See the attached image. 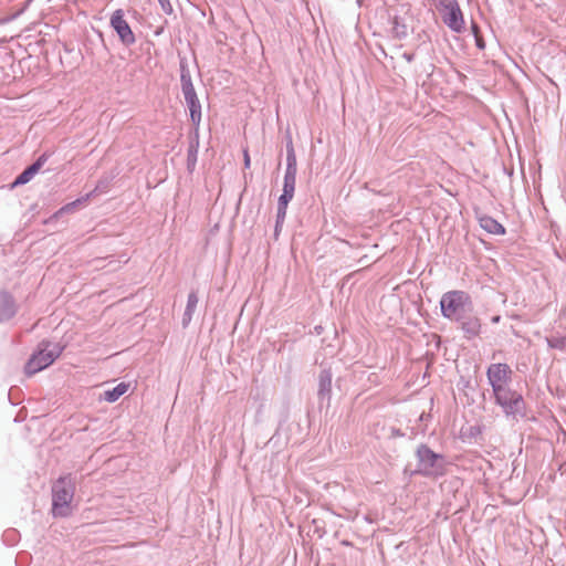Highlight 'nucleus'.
<instances>
[{
    "mask_svg": "<svg viewBox=\"0 0 566 566\" xmlns=\"http://www.w3.org/2000/svg\"><path fill=\"white\" fill-rule=\"evenodd\" d=\"M75 483L71 474L59 478L52 485V514L54 517H66L71 514V502L74 497Z\"/></svg>",
    "mask_w": 566,
    "mask_h": 566,
    "instance_id": "1",
    "label": "nucleus"
},
{
    "mask_svg": "<svg viewBox=\"0 0 566 566\" xmlns=\"http://www.w3.org/2000/svg\"><path fill=\"white\" fill-rule=\"evenodd\" d=\"M494 402L506 418L517 420L526 415V403L522 394L512 389L511 386L492 391Z\"/></svg>",
    "mask_w": 566,
    "mask_h": 566,
    "instance_id": "2",
    "label": "nucleus"
},
{
    "mask_svg": "<svg viewBox=\"0 0 566 566\" xmlns=\"http://www.w3.org/2000/svg\"><path fill=\"white\" fill-rule=\"evenodd\" d=\"M440 308L444 318L458 322L467 312H471V297L464 291H449L441 296Z\"/></svg>",
    "mask_w": 566,
    "mask_h": 566,
    "instance_id": "3",
    "label": "nucleus"
},
{
    "mask_svg": "<svg viewBox=\"0 0 566 566\" xmlns=\"http://www.w3.org/2000/svg\"><path fill=\"white\" fill-rule=\"evenodd\" d=\"M416 455L418 460L416 473L423 476H439L444 473V457L432 451L427 444H420Z\"/></svg>",
    "mask_w": 566,
    "mask_h": 566,
    "instance_id": "4",
    "label": "nucleus"
},
{
    "mask_svg": "<svg viewBox=\"0 0 566 566\" xmlns=\"http://www.w3.org/2000/svg\"><path fill=\"white\" fill-rule=\"evenodd\" d=\"M62 347L50 342H41L39 350L35 352L27 361L24 371L28 376H32L44 368L49 367L61 355Z\"/></svg>",
    "mask_w": 566,
    "mask_h": 566,
    "instance_id": "5",
    "label": "nucleus"
},
{
    "mask_svg": "<svg viewBox=\"0 0 566 566\" xmlns=\"http://www.w3.org/2000/svg\"><path fill=\"white\" fill-rule=\"evenodd\" d=\"M438 10L446 25L453 32L464 29V19L457 0H439Z\"/></svg>",
    "mask_w": 566,
    "mask_h": 566,
    "instance_id": "6",
    "label": "nucleus"
},
{
    "mask_svg": "<svg viewBox=\"0 0 566 566\" xmlns=\"http://www.w3.org/2000/svg\"><path fill=\"white\" fill-rule=\"evenodd\" d=\"M488 382L492 391L510 386L512 381V369L507 364H491L486 369Z\"/></svg>",
    "mask_w": 566,
    "mask_h": 566,
    "instance_id": "7",
    "label": "nucleus"
},
{
    "mask_svg": "<svg viewBox=\"0 0 566 566\" xmlns=\"http://www.w3.org/2000/svg\"><path fill=\"white\" fill-rule=\"evenodd\" d=\"M111 27L117 33L119 40L124 45H133L136 42L134 32L132 31L128 22L124 18V11L117 9L111 17Z\"/></svg>",
    "mask_w": 566,
    "mask_h": 566,
    "instance_id": "8",
    "label": "nucleus"
},
{
    "mask_svg": "<svg viewBox=\"0 0 566 566\" xmlns=\"http://www.w3.org/2000/svg\"><path fill=\"white\" fill-rule=\"evenodd\" d=\"M49 159V154L44 153L39 158L31 164L29 167H27L12 182L11 187H18L28 184L38 172L39 170L44 166V164Z\"/></svg>",
    "mask_w": 566,
    "mask_h": 566,
    "instance_id": "9",
    "label": "nucleus"
},
{
    "mask_svg": "<svg viewBox=\"0 0 566 566\" xmlns=\"http://www.w3.org/2000/svg\"><path fill=\"white\" fill-rule=\"evenodd\" d=\"M332 394V373L329 369H322L318 375V390L317 396L321 402L331 401Z\"/></svg>",
    "mask_w": 566,
    "mask_h": 566,
    "instance_id": "10",
    "label": "nucleus"
},
{
    "mask_svg": "<svg viewBox=\"0 0 566 566\" xmlns=\"http://www.w3.org/2000/svg\"><path fill=\"white\" fill-rule=\"evenodd\" d=\"M17 314L14 298L8 292H0V323L10 321Z\"/></svg>",
    "mask_w": 566,
    "mask_h": 566,
    "instance_id": "11",
    "label": "nucleus"
},
{
    "mask_svg": "<svg viewBox=\"0 0 566 566\" xmlns=\"http://www.w3.org/2000/svg\"><path fill=\"white\" fill-rule=\"evenodd\" d=\"M457 323L460 324L462 332L465 334L467 338H469V339L473 338L480 334L481 322H480L479 317H476L468 312L462 316V319H459Z\"/></svg>",
    "mask_w": 566,
    "mask_h": 566,
    "instance_id": "12",
    "label": "nucleus"
},
{
    "mask_svg": "<svg viewBox=\"0 0 566 566\" xmlns=\"http://www.w3.org/2000/svg\"><path fill=\"white\" fill-rule=\"evenodd\" d=\"M184 98L190 113L191 124L196 129H198L201 123V104L198 95L195 94Z\"/></svg>",
    "mask_w": 566,
    "mask_h": 566,
    "instance_id": "13",
    "label": "nucleus"
},
{
    "mask_svg": "<svg viewBox=\"0 0 566 566\" xmlns=\"http://www.w3.org/2000/svg\"><path fill=\"white\" fill-rule=\"evenodd\" d=\"M295 184H296V174H284V180H283V190L281 196L279 197V202L289 203L293 197L295 191Z\"/></svg>",
    "mask_w": 566,
    "mask_h": 566,
    "instance_id": "14",
    "label": "nucleus"
},
{
    "mask_svg": "<svg viewBox=\"0 0 566 566\" xmlns=\"http://www.w3.org/2000/svg\"><path fill=\"white\" fill-rule=\"evenodd\" d=\"M480 227L491 234L501 235L505 233V228L494 218L490 216H481L479 218Z\"/></svg>",
    "mask_w": 566,
    "mask_h": 566,
    "instance_id": "15",
    "label": "nucleus"
},
{
    "mask_svg": "<svg viewBox=\"0 0 566 566\" xmlns=\"http://www.w3.org/2000/svg\"><path fill=\"white\" fill-rule=\"evenodd\" d=\"M198 296L196 292H190L187 300V305L182 315V325L184 327L188 326L192 319V315L198 305Z\"/></svg>",
    "mask_w": 566,
    "mask_h": 566,
    "instance_id": "16",
    "label": "nucleus"
},
{
    "mask_svg": "<svg viewBox=\"0 0 566 566\" xmlns=\"http://www.w3.org/2000/svg\"><path fill=\"white\" fill-rule=\"evenodd\" d=\"M285 172L296 174L297 172V160L292 142V137L289 136L286 140V169Z\"/></svg>",
    "mask_w": 566,
    "mask_h": 566,
    "instance_id": "17",
    "label": "nucleus"
},
{
    "mask_svg": "<svg viewBox=\"0 0 566 566\" xmlns=\"http://www.w3.org/2000/svg\"><path fill=\"white\" fill-rule=\"evenodd\" d=\"M128 384L119 382L113 389L104 392V399L108 402H115L128 390Z\"/></svg>",
    "mask_w": 566,
    "mask_h": 566,
    "instance_id": "18",
    "label": "nucleus"
},
{
    "mask_svg": "<svg viewBox=\"0 0 566 566\" xmlns=\"http://www.w3.org/2000/svg\"><path fill=\"white\" fill-rule=\"evenodd\" d=\"M92 197V193H87L86 196L82 197V198H78L70 203H66L64 205L63 207H61L54 214H53V218H59L60 216L64 214V213H70L72 212L78 205L87 201L90 198Z\"/></svg>",
    "mask_w": 566,
    "mask_h": 566,
    "instance_id": "19",
    "label": "nucleus"
},
{
    "mask_svg": "<svg viewBox=\"0 0 566 566\" xmlns=\"http://www.w3.org/2000/svg\"><path fill=\"white\" fill-rule=\"evenodd\" d=\"M287 206H289V203L277 201L276 220H275V228H274L275 238H277L280 230L284 223Z\"/></svg>",
    "mask_w": 566,
    "mask_h": 566,
    "instance_id": "20",
    "label": "nucleus"
},
{
    "mask_svg": "<svg viewBox=\"0 0 566 566\" xmlns=\"http://www.w3.org/2000/svg\"><path fill=\"white\" fill-rule=\"evenodd\" d=\"M392 33L397 39H405L408 35L407 25L401 23L398 18L392 21Z\"/></svg>",
    "mask_w": 566,
    "mask_h": 566,
    "instance_id": "21",
    "label": "nucleus"
},
{
    "mask_svg": "<svg viewBox=\"0 0 566 566\" xmlns=\"http://www.w3.org/2000/svg\"><path fill=\"white\" fill-rule=\"evenodd\" d=\"M179 66H180V83L184 84V83L191 82L192 81L191 74H190L186 59L180 60Z\"/></svg>",
    "mask_w": 566,
    "mask_h": 566,
    "instance_id": "22",
    "label": "nucleus"
},
{
    "mask_svg": "<svg viewBox=\"0 0 566 566\" xmlns=\"http://www.w3.org/2000/svg\"><path fill=\"white\" fill-rule=\"evenodd\" d=\"M181 91L184 97L197 94L192 81L189 83L181 84Z\"/></svg>",
    "mask_w": 566,
    "mask_h": 566,
    "instance_id": "23",
    "label": "nucleus"
},
{
    "mask_svg": "<svg viewBox=\"0 0 566 566\" xmlns=\"http://www.w3.org/2000/svg\"><path fill=\"white\" fill-rule=\"evenodd\" d=\"M163 9V11L167 14L172 13V6L170 0H157Z\"/></svg>",
    "mask_w": 566,
    "mask_h": 566,
    "instance_id": "24",
    "label": "nucleus"
},
{
    "mask_svg": "<svg viewBox=\"0 0 566 566\" xmlns=\"http://www.w3.org/2000/svg\"><path fill=\"white\" fill-rule=\"evenodd\" d=\"M472 30L474 32V35H475V40H476V46L479 49H483L484 48V43L483 41L478 36V27L475 24L472 25Z\"/></svg>",
    "mask_w": 566,
    "mask_h": 566,
    "instance_id": "25",
    "label": "nucleus"
},
{
    "mask_svg": "<svg viewBox=\"0 0 566 566\" xmlns=\"http://www.w3.org/2000/svg\"><path fill=\"white\" fill-rule=\"evenodd\" d=\"M106 187H107V184H106V182L99 181V182L96 185L95 189H94L91 193L93 195V193H95V192H102V191H104V190L106 189Z\"/></svg>",
    "mask_w": 566,
    "mask_h": 566,
    "instance_id": "26",
    "label": "nucleus"
},
{
    "mask_svg": "<svg viewBox=\"0 0 566 566\" xmlns=\"http://www.w3.org/2000/svg\"><path fill=\"white\" fill-rule=\"evenodd\" d=\"M243 157H244V167H245V168H249V167H250V163H251V160H250V156H249L248 150H244V151H243Z\"/></svg>",
    "mask_w": 566,
    "mask_h": 566,
    "instance_id": "27",
    "label": "nucleus"
},
{
    "mask_svg": "<svg viewBox=\"0 0 566 566\" xmlns=\"http://www.w3.org/2000/svg\"><path fill=\"white\" fill-rule=\"evenodd\" d=\"M403 56L406 57V60H407L408 62H411V61L413 60V55H412V54L405 53V55H403Z\"/></svg>",
    "mask_w": 566,
    "mask_h": 566,
    "instance_id": "28",
    "label": "nucleus"
},
{
    "mask_svg": "<svg viewBox=\"0 0 566 566\" xmlns=\"http://www.w3.org/2000/svg\"><path fill=\"white\" fill-rule=\"evenodd\" d=\"M499 321H500V316L492 317V323H499Z\"/></svg>",
    "mask_w": 566,
    "mask_h": 566,
    "instance_id": "29",
    "label": "nucleus"
}]
</instances>
